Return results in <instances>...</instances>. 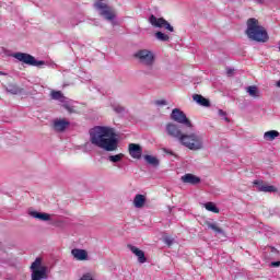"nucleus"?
<instances>
[{
	"mask_svg": "<svg viewBox=\"0 0 280 280\" xmlns=\"http://www.w3.org/2000/svg\"><path fill=\"white\" fill-rule=\"evenodd\" d=\"M180 144L184 145V148L196 152L205 148V137L198 132L185 133L180 138Z\"/></svg>",
	"mask_w": 280,
	"mask_h": 280,
	"instance_id": "7ed1b4c3",
	"label": "nucleus"
},
{
	"mask_svg": "<svg viewBox=\"0 0 280 280\" xmlns=\"http://www.w3.org/2000/svg\"><path fill=\"white\" fill-rule=\"evenodd\" d=\"M54 128L57 132H62L69 128V120L67 119H55L54 120Z\"/></svg>",
	"mask_w": 280,
	"mask_h": 280,
	"instance_id": "f3484780",
	"label": "nucleus"
},
{
	"mask_svg": "<svg viewBox=\"0 0 280 280\" xmlns=\"http://www.w3.org/2000/svg\"><path fill=\"white\" fill-rule=\"evenodd\" d=\"M231 73H232L231 70H229V71H228V74L231 75Z\"/></svg>",
	"mask_w": 280,
	"mask_h": 280,
	"instance_id": "c9c22d12",
	"label": "nucleus"
},
{
	"mask_svg": "<svg viewBox=\"0 0 280 280\" xmlns=\"http://www.w3.org/2000/svg\"><path fill=\"white\" fill-rule=\"evenodd\" d=\"M129 154L132 159H141L143 150L141 149V145L131 143L129 144Z\"/></svg>",
	"mask_w": 280,
	"mask_h": 280,
	"instance_id": "dca6fc26",
	"label": "nucleus"
},
{
	"mask_svg": "<svg viewBox=\"0 0 280 280\" xmlns=\"http://www.w3.org/2000/svg\"><path fill=\"white\" fill-rule=\"evenodd\" d=\"M246 92L248 95H250V97H259V89H257L255 85L248 86Z\"/></svg>",
	"mask_w": 280,
	"mask_h": 280,
	"instance_id": "393cba45",
	"label": "nucleus"
},
{
	"mask_svg": "<svg viewBox=\"0 0 280 280\" xmlns=\"http://www.w3.org/2000/svg\"><path fill=\"white\" fill-rule=\"evenodd\" d=\"M114 110H115V113H124V107H121L119 105H117V106L114 105Z\"/></svg>",
	"mask_w": 280,
	"mask_h": 280,
	"instance_id": "7c9ffc66",
	"label": "nucleus"
},
{
	"mask_svg": "<svg viewBox=\"0 0 280 280\" xmlns=\"http://www.w3.org/2000/svg\"><path fill=\"white\" fill-rule=\"evenodd\" d=\"M194 102H196L197 104H199L200 106H209V100L205 98L202 95L200 94H195L192 96Z\"/></svg>",
	"mask_w": 280,
	"mask_h": 280,
	"instance_id": "412c9836",
	"label": "nucleus"
},
{
	"mask_svg": "<svg viewBox=\"0 0 280 280\" xmlns=\"http://www.w3.org/2000/svg\"><path fill=\"white\" fill-rule=\"evenodd\" d=\"M254 185H256L258 191H264L265 194H277L279 191L276 186L268 185L261 180L254 182Z\"/></svg>",
	"mask_w": 280,
	"mask_h": 280,
	"instance_id": "9b49d317",
	"label": "nucleus"
},
{
	"mask_svg": "<svg viewBox=\"0 0 280 280\" xmlns=\"http://www.w3.org/2000/svg\"><path fill=\"white\" fill-rule=\"evenodd\" d=\"M128 248L129 250H131V253H133V255H136V257H138L139 264H145V261H148V259L145 258V253L139 249V247L129 245Z\"/></svg>",
	"mask_w": 280,
	"mask_h": 280,
	"instance_id": "2eb2a0df",
	"label": "nucleus"
},
{
	"mask_svg": "<svg viewBox=\"0 0 280 280\" xmlns=\"http://www.w3.org/2000/svg\"><path fill=\"white\" fill-rule=\"evenodd\" d=\"M32 280H43L47 279L49 268L43 264V258H36L31 265Z\"/></svg>",
	"mask_w": 280,
	"mask_h": 280,
	"instance_id": "20e7f679",
	"label": "nucleus"
},
{
	"mask_svg": "<svg viewBox=\"0 0 280 280\" xmlns=\"http://www.w3.org/2000/svg\"><path fill=\"white\" fill-rule=\"evenodd\" d=\"M171 119H173V121H176L177 124H182V126H185L186 128H194L191 120H189L187 118V115H185L183 110L178 108L172 110Z\"/></svg>",
	"mask_w": 280,
	"mask_h": 280,
	"instance_id": "6e6552de",
	"label": "nucleus"
},
{
	"mask_svg": "<svg viewBox=\"0 0 280 280\" xmlns=\"http://www.w3.org/2000/svg\"><path fill=\"white\" fill-rule=\"evenodd\" d=\"M145 195H136L133 198V207L136 209H143L145 207Z\"/></svg>",
	"mask_w": 280,
	"mask_h": 280,
	"instance_id": "6ab92c4d",
	"label": "nucleus"
},
{
	"mask_svg": "<svg viewBox=\"0 0 280 280\" xmlns=\"http://www.w3.org/2000/svg\"><path fill=\"white\" fill-rule=\"evenodd\" d=\"M162 152H164V154H170L171 156H175V159L178 156L176 155V153H174V151L170 150V149H162Z\"/></svg>",
	"mask_w": 280,
	"mask_h": 280,
	"instance_id": "c85d7f7f",
	"label": "nucleus"
},
{
	"mask_svg": "<svg viewBox=\"0 0 280 280\" xmlns=\"http://www.w3.org/2000/svg\"><path fill=\"white\" fill-rule=\"evenodd\" d=\"M182 183H185L186 185H198L200 184V177L191 174V173H187L184 176L180 177Z\"/></svg>",
	"mask_w": 280,
	"mask_h": 280,
	"instance_id": "4468645a",
	"label": "nucleus"
},
{
	"mask_svg": "<svg viewBox=\"0 0 280 280\" xmlns=\"http://www.w3.org/2000/svg\"><path fill=\"white\" fill-rule=\"evenodd\" d=\"M94 8L98 11L101 16L106 19V21H115L117 13L115 12V9L108 7L106 0H96L94 3Z\"/></svg>",
	"mask_w": 280,
	"mask_h": 280,
	"instance_id": "39448f33",
	"label": "nucleus"
},
{
	"mask_svg": "<svg viewBox=\"0 0 280 280\" xmlns=\"http://www.w3.org/2000/svg\"><path fill=\"white\" fill-rule=\"evenodd\" d=\"M143 159L149 165H153V167L159 166L160 161L156 159V156H154V155H144Z\"/></svg>",
	"mask_w": 280,
	"mask_h": 280,
	"instance_id": "4be33fe9",
	"label": "nucleus"
},
{
	"mask_svg": "<svg viewBox=\"0 0 280 280\" xmlns=\"http://www.w3.org/2000/svg\"><path fill=\"white\" fill-rule=\"evenodd\" d=\"M277 86L278 89H280V80L277 82Z\"/></svg>",
	"mask_w": 280,
	"mask_h": 280,
	"instance_id": "f704fd0d",
	"label": "nucleus"
},
{
	"mask_svg": "<svg viewBox=\"0 0 280 280\" xmlns=\"http://www.w3.org/2000/svg\"><path fill=\"white\" fill-rule=\"evenodd\" d=\"M71 255L77 261H89V252L85 249L74 248L71 250Z\"/></svg>",
	"mask_w": 280,
	"mask_h": 280,
	"instance_id": "ddd939ff",
	"label": "nucleus"
},
{
	"mask_svg": "<svg viewBox=\"0 0 280 280\" xmlns=\"http://www.w3.org/2000/svg\"><path fill=\"white\" fill-rule=\"evenodd\" d=\"M166 132L167 135H170V137H173L174 139H178L179 143H180V138L185 137V133H183V131H180L178 126L174 124H168L166 126Z\"/></svg>",
	"mask_w": 280,
	"mask_h": 280,
	"instance_id": "f8f14e48",
	"label": "nucleus"
},
{
	"mask_svg": "<svg viewBox=\"0 0 280 280\" xmlns=\"http://www.w3.org/2000/svg\"><path fill=\"white\" fill-rule=\"evenodd\" d=\"M90 141L92 145L105 150V152H115L119 145L115 128L108 126H95L90 130Z\"/></svg>",
	"mask_w": 280,
	"mask_h": 280,
	"instance_id": "f257e3e1",
	"label": "nucleus"
},
{
	"mask_svg": "<svg viewBox=\"0 0 280 280\" xmlns=\"http://www.w3.org/2000/svg\"><path fill=\"white\" fill-rule=\"evenodd\" d=\"M155 38H158V40H162L163 43L170 40V35L164 34L162 32H158L155 33Z\"/></svg>",
	"mask_w": 280,
	"mask_h": 280,
	"instance_id": "bb28decb",
	"label": "nucleus"
},
{
	"mask_svg": "<svg viewBox=\"0 0 280 280\" xmlns=\"http://www.w3.org/2000/svg\"><path fill=\"white\" fill-rule=\"evenodd\" d=\"M7 91L9 93H12V95H19V93H21V89L16 85H10Z\"/></svg>",
	"mask_w": 280,
	"mask_h": 280,
	"instance_id": "cd10ccee",
	"label": "nucleus"
},
{
	"mask_svg": "<svg viewBox=\"0 0 280 280\" xmlns=\"http://www.w3.org/2000/svg\"><path fill=\"white\" fill-rule=\"evenodd\" d=\"M256 3H259V4H261V3H264V1L265 0H254Z\"/></svg>",
	"mask_w": 280,
	"mask_h": 280,
	"instance_id": "72a5a7b5",
	"label": "nucleus"
},
{
	"mask_svg": "<svg viewBox=\"0 0 280 280\" xmlns=\"http://www.w3.org/2000/svg\"><path fill=\"white\" fill-rule=\"evenodd\" d=\"M124 153H118L116 155H109L108 156V161H110V163H119L120 161L124 160Z\"/></svg>",
	"mask_w": 280,
	"mask_h": 280,
	"instance_id": "a878e982",
	"label": "nucleus"
},
{
	"mask_svg": "<svg viewBox=\"0 0 280 280\" xmlns=\"http://www.w3.org/2000/svg\"><path fill=\"white\" fill-rule=\"evenodd\" d=\"M13 58L25 65H31L32 67H40L42 65H45V61H38L34 56L25 52H15L13 54Z\"/></svg>",
	"mask_w": 280,
	"mask_h": 280,
	"instance_id": "423d86ee",
	"label": "nucleus"
},
{
	"mask_svg": "<svg viewBox=\"0 0 280 280\" xmlns=\"http://www.w3.org/2000/svg\"><path fill=\"white\" fill-rule=\"evenodd\" d=\"M149 22L151 23V25H153V27H164V30H167L168 32H174V27L168 24V22L165 21V19L163 18H156L154 15H151L149 18Z\"/></svg>",
	"mask_w": 280,
	"mask_h": 280,
	"instance_id": "9d476101",
	"label": "nucleus"
},
{
	"mask_svg": "<svg viewBox=\"0 0 280 280\" xmlns=\"http://www.w3.org/2000/svg\"><path fill=\"white\" fill-rule=\"evenodd\" d=\"M225 121H229V118H228V117H225Z\"/></svg>",
	"mask_w": 280,
	"mask_h": 280,
	"instance_id": "e433bc0d",
	"label": "nucleus"
},
{
	"mask_svg": "<svg viewBox=\"0 0 280 280\" xmlns=\"http://www.w3.org/2000/svg\"><path fill=\"white\" fill-rule=\"evenodd\" d=\"M271 266H272L273 268H279L280 261H273V262H271Z\"/></svg>",
	"mask_w": 280,
	"mask_h": 280,
	"instance_id": "2f4dec72",
	"label": "nucleus"
},
{
	"mask_svg": "<svg viewBox=\"0 0 280 280\" xmlns=\"http://www.w3.org/2000/svg\"><path fill=\"white\" fill-rule=\"evenodd\" d=\"M28 215H31V218H35L36 220H40L42 222H49V220H51V215L45 212L30 211Z\"/></svg>",
	"mask_w": 280,
	"mask_h": 280,
	"instance_id": "a211bd4d",
	"label": "nucleus"
},
{
	"mask_svg": "<svg viewBox=\"0 0 280 280\" xmlns=\"http://www.w3.org/2000/svg\"><path fill=\"white\" fill-rule=\"evenodd\" d=\"M219 115H220L221 117H226V113H224V110H222V109L219 110Z\"/></svg>",
	"mask_w": 280,
	"mask_h": 280,
	"instance_id": "473e14b6",
	"label": "nucleus"
},
{
	"mask_svg": "<svg viewBox=\"0 0 280 280\" xmlns=\"http://www.w3.org/2000/svg\"><path fill=\"white\" fill-rule=\"evenodd\" d=\"M208 229H211V231H214V233H219V234H224V230H222L218 223H213V222H206Z\"/></svg>",
	"mask_w": 280,
	"mask_h": 280,
	"instance_id": "5701e85b",
	"label": "nucleus"
},
{
	"mask_svg": "<svg viewBox=\"0 0 280 280\" xmlns=\"http://www.w3.org/2000/svg\"><path fill=\"white\" fill-rule=\"evenodd\" d=\"M277 137H279V131L277 130H270L264 133L265 141H275Z\"/></svg>",
	"mask_w": 280,
	"mask_h": 280,
	"instance_id": "aec40b11",
	"label": "nucleus"
},
{
	"mask_svg": "<svg viewBox=\"0 0 280 280\" xmlns=\"http://www.w3.org/2000/svg\"><path fill=\"white\" fill-rule=\"evenodd\" d=\"M246 25L245 34L249 40H255V43H268L270 36H268V31L261 25L259 20L255 18L248 19Z\"/></svg>",
	"mask_w": 280,
	"mask_h": 280,
	"instance_id": "f03ea898",
	"label": "nucleus"
},
{
	"mask_svg": "<svg viewBox=\"0 0 280 280\" xmlns=\"http://www.w3.org/2000/svg\"><path fill=\"white\" fill-rule=\"evenodd\" d=\"M203 207L207 211H210L211 213H220V209L218 208V206H215V203L211 201L205 203Z\"/></svg>",
	"mask_w": 280,
	"mask_h": 280,
	"instance_id": "b1692460",
	"label": "nucleus"
},
{
	"mask_svg": "<svg viewBox=\"0 0 280 280\" xmlns=\"http://www.w3.org/2000/svg\"><path fill=\"white\" fill-rule=\"evenodd\" d=\"M155 104L156 106H166L167 102L165 100H159V101H155Z\"/></svg>",
	"mask_w": 280,
	"mask_h": 280,
	"instance_id": "c756f323",
	"label": "nucleus"
},
{
	"mask_svg": "<svg viewBox=\"0 0 280 280\" xmlns=\"http://www.w3.org/2000/svg\"><path fill=\"white\" fill-rule=\"evenodd\" d=\"M51 100H56L57 102H60L69 113H73V108L71 107V101L62 94L61 91H55L52 90L50 92Z\"/></svg>",
	"mask_w": 280,
	"mask_h": 280,
	"instance_id": "1a4fd4ad",
	"label": "nucleus"
},
{
	"mask_svg": "<svg viewBox=\"0 0 280 280\" xmlns=\"http://www.w3.org/2000/svg\"><path fill=\"white\" fill-rule=\"evenodd\" d=\"M135 57L141 62V65H145V67H152L154 65V52L151 50H139L136 52Z\"/></svg>",
	"mask_w": 280,
	"mask_h": 280,
	"instance_id": "0eeeda50",
	"label": "nucleus"
}]
</instances>
